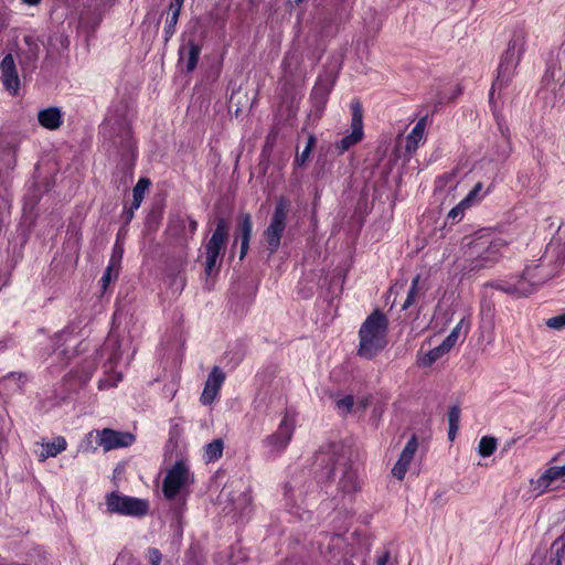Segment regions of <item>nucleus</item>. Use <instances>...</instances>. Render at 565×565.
Returning <instances> with one entry per match:
<instances>
[{"label": "nucleus", "mask_w": 565, "mask_h": 565, "mask_svg": "<svg viewBox=\"0 0 565 565\" xmlns=\"http://www.w3.org/2000/svg\"><path fill=\"white\" fill-rule=\"evenodd\" d=\"M564 265L565 248L558 242H550L543 255L527 264L522 274L493 281L490 286L514 297H525L559 276Z\"/></svg>", "instance_id": "nucleus-1"}, {"label": "nucleus", "mask_w": 565, "mask_h": 565, "mask_svg": "<svg viewBox=\"0 0 565 565\" xmlns=\"http://www.w3.org/2000/svg\"><path fill=\"white\" fill-rule=\"evenodd\" d=\"M510 242L492 230L476 232L463 246L462 262L459 264L463 276H471L493 268L503 257Z\"/></svg>", "instance_id": "nucleus-2"}, {"label": "nucleus", "mask_w": 565, "mask_h": 565, "mask_svg": "<svg viewBox=\"0 0 565 565\" xmlns=\"http://www.w3.org/2000/svg\"><path fill=\"white\" fill-rule=\"evenodd\" d=\"M387 319L380 311L371 313L360 328L358 353L364 359H372L386 347Z\"/></svg>", "instance_id": "nucleus-3"}, {"label": "nucleus", "mask_w": 565, "mask_h": 565, "mask_svg": "<svg viewBox=\"0 0 565 565\" xmlns=\"http://www.w3.org/2000/svg\"><path fill=\"white\" fill-rule=\"evenodd\" d=\"M540 93L545 103L552 106L565 99V41L561 45L557 62L547 64Z\"/></svg>", "instance_id": "nucleus-4"}, {"label": "nucleus", "mask_w": 565, "mask_h": 565, "mask_svg": "<svg viewBox=\"0 0 565 565\" xmlns=\"http://www.w3.org/2000/svg\"><path fill=\"white\" fill-rule=\"evenodd\" d=\"M296 428V416L285 412L277 429L262 440L263 454L268 459L280 457L288 448Z\"/></svg>", "instance_id": "nucleus-5"}, {"label": "nucleus", "mask_w": 565, "mask_h": 565, "mask_svg": "<svg viewBox=\"0 0 565 565\" xmlns=\"http://www.w3.org/2000/svg\"><path fill=\"white\" fill-rule=\"evenodd\" d=\"M289 201L281 196L275 204L269 223L263 233V238L269 255L275 254L280 245L287 226Z\"/></svg>", "instance_id": "nucleus-6"}, {"label": "nucleus", "mask_w": 565, "mask_h": 565, "mask_svg": "<svg viewBox=\"0 0 565 565\" xmlns=\"http://www.w3.org/2000/svg\"><path fill=\"white\" fill-rule=\"evenodd\" d=\"M228 228L225 220L221 218L216 223V227L212 236L206 242L205 249V267L206 276H212L218 271L222 258L225 253Z\"/></svg>", "instance_id": "nucleus-7"}, {"label": "nucleus", "mask_w": 565, "mask_h": 565, "mask_svg": "<svg viewBox=\"0 0 565 565\" xmlns=\"http://www.w3.org/2000/svg\"><path fill=\"white\" fill-rule=\"evenodd\" d=\"M194 482L189 466L183 460L177 461L166 473L162 482V492L166 499L174 500Z\"/></svg>", "instance_id": "nucleus-8"}, {"label": "nucleus", "mask_w": 565, "mask_h": 565, "mask_svg": "<svg viewBox=\"0 0 565 565\" xmlns=\"http://www.w3.org/2000/svg\"><path fill=\"white\" fill-rule=\"evenodd\" d=\"M551 463L537 478L530 480L531 490L535 495L565 489V462L559 463V455H556Z\"/></svg>", "instance_id": "nucleus-9"}, {"label": "nucleus", "mask_w": 565, "mask_h": 565, "mask_svg": "<svg viewBox=\"0 0 565 565\" xmlns=\"http://www.w3.org/2000/svg\"><path fill=\"white\" fill-rule=\"evenodd\" d=\"M95 438L96 444L105 451L117 448L128 447L135 441V436L130 433L116 431L110 428L92 430L86 435V446H82L85 451H92L96 448L90 445L92 439Z\"/></svg>", "instance_id": "nucleus-10"}, {"label": "nucleus", "mask_w": 565, "mask_h": 565, "mask_svg": "<svg viewBox=\"0 0 565 565\" xmlns=\"http://www.w3.org/2000/svg\"><path fill=\"white\" fill-rule=\"evenodd\" d=\"M106 510L108 513H116L127 516H142L149 510L148 501L132 498L117 492H111L106 497Z\"/></svg>", "instance_id": "nucleus-11"}, {"label": "nucleus", "mask_w": 565, "mask_h": 565, "mask_svg": "<svg viewBox=\"0 0 565 565\" xmlns=\"http://www.w3.org/2000/svg\"><path fill=\"white\" fill-rule=\"evenodd\" d=\"M54 350L52 353L53 360L57 361L58 364L64 365L72 358L78 343V334L76 333V327L68 326L60 333L55 334L53 339Z\"/></svg>", "instance_id": "nucleus-12"}, {"label": "nucleus", "mask_w": 565, "mask_h": 565, "mask_svg": "<svg viewBox=\"0 0 565 565\" xmlns=\"http://www.w3.org/2000/svg\"><path fill=\"white\" fill-rule=\"evenodd\" d=\"M521 57H518L514 54H511L507 51H504L499 67H498V76L495 81L493 82L492 88L489 94V102L490 105L497 115L495 109V100H494V94L495 90L501 92L512 79L515 70L520 63Z\"/></svg>", "instance_id": "nucleus-13"}, {"label": "nucleus", "mask_w": 565, "mask_h": 565, "mask_svg": "<svg viewBox=\"0 0 565 565\" xmlns=\"http://www.w3.org/2000/svg\"><path fill=\"white\" fill-rule=\"evenodd\" d=\"M351 132L344 136L338 143L337 149L339 153L348 151L351 147L360 142L364 136L363 131V111L360 103L353 100L351 103Z\"/></svg>", "instance_id": "nucleus-14"}, {"label": "nucleus", "mask_w": 565, "mask_h": 565, "mask_svg": "<svg viewBox=\"0 0 565 565\" xmlns=\"http://www.w3.org/2000/svg\"><path fill=\"white\" fill-rule=\"evenodd\" d=\"M226 375L220 366H213L204 384L200 402L203 405H211L218 396Z\"/></svg>", "instance_id": "nucleus-15"}, {"label": "nucleus", "mask_w": 565, "mask_h": 565, "mask_svg": "<svg viewBox=\"0 0 565 565\" xmlns=\"http://www.w3.org/2000/svg\"><path fill=\"white\" fill-rule=\"evenodd\" d=\"M418 449V441L416 436H412L407 444L405 445L404 449L399 454V457L392 468V476L396 478L397 480L402 481L404 480L406 472L409 468V465L412 463L414 456Z\"/></svg>", "instance_id": "nucleus-16"}, {"label": "nucleus", "mask_w": 565, "mask_h": 565, "mask_svg": "<svg viewBox=\"0 0 565 565\" xmlns=\"http://www.w3.org/2000/svg\"><path fill=\"white\" fill-rule=\"evenodd\" d=\"M0 76L4 88L11 94H18L20 78L12 54H7L0 63Z\"/></svg>", "instance_id": "nucleus-17"}, {"label": "nucleus", "mask_w": 565, "mask_h": 565, "mask_svg": "<svg viewBox=\"0 0 565 565\" xmlns=\"http://www.w3.org/2000/svg\"><path fill=\"white\" fill-rule=\"evenodd\" d=\"M198 230V222L188 215H175L170 218L169 232L175 237L188 239L194 235Z\"/></svg>", "instance_id": "nucleus-18"}, {"label": "nucleus", "mask_w": 565, "mask_h": 565, "mask_svg": "<svg viewBox=\"0 0 565 565\" xmlns=\"http://www.w3.org/2000/svg\"><path fill=\"white\" fill-rule=\"evenodd\" d=\"M337 469L342 470V477L339 481L341 491L344 493L355 492L359 489L358 476L353 469L347 467V460L344 457L337 459V461L332 463V473Z\"/></svg>", "instance_id": "nucleus-19"}, {"label": "nucleus", "mask_w": 565, "mask_h": 565, "mask_svg": "<svg viewBox=\"0 0 565 565\" xmlns=\"http://www.w3.org/2000/svg\"><path fill=\"white\" fill-rule=\"evenodd\" d=\"M200 53L201 46L193 39H188L179 49V61L185 64L188 72H192L196 67Z\"/></svg>", "instance_id": "nucleus-20"}, {"label": "nucleus", "mask_w": 565, "mask_h": 565, "mask_svg": "<svg viewBox=\"0 0 565 565\" xmlns=\"http://www.w3.org/2000/svg\"><path fill=\"white\" fill-rule=\"evenodd\" d=\"M427 119V116L422 117L413 127L412 131L407 135L405 146L407 152L416 151L419 145L424 142Z\"/></svg>", "instance_id": "nucleus-21"}, {"label": "nucleus", "mask_w": 565, "mask_h": 565, "mask_svg": "<svg viewBox=\"0 0 565 565\" xmlns=\"http://www.w3.org/2000/svg\"><path fill=\"white\" fill-rule=\"evenodd\" d=\"M38 120L42 127L55 130L63 122L62 111L57 107H49L39 111Z\"/></svg>", "instance_id": "nucleus-22"}, {"label": "nucleus", "mask_w": 565, "mask_h": 565, "mask_svg": "<svg viewBox=\"0 0 565 565\" xmlns=\"http://www.w3.org/2000/svg\"><path fill=\"white\" fill-rule=\"evenodd\" d=\"M41 445L42 451L39 454V460L41 462L45 461L50 457H56L67 447L66 439L62 436L55 437L52 441H43Z\"/></svg>", "instance_id": "nucleus-23"}, {"label": "nucleus", "mask_w": 565, "mask_h": 565, "mask_svg": "<svg viewBox=\"0 0 565 565\" xmlns=\"http://www.w3.org/2000/svg\"><path fill=\"white\" fill-rule=\"evenodd\" d=\"M252 218L249 214H245L242 216L238 225L239 236H241V255L239 258L243 259L247 254L249 247V241L252 236Z\"/></svg>", "instance_id": "nucleus-24"}, {"label": "nucleus", "mask_w": 565, "mask_h": 565, "mask_svg": "<svg viewBox=\"0 0 565 565\" xmlns=\"http://www.w3.org/2000/svg\"><path fill=\"white\" fill-rule=\"evenodd\" d=\"M526 32L522 28H518L513 31L512 36L508 43L507 52L522 57L525 51Z\"/></svg>", "instance_id": "nucleus-25"}, {"label": "nucleus", "mask_w": 565, "mask_h": 565, "mask_svg": "<svg viewBox=\"0 0 565 565\" xmlns=\"http://www.w3.org/2000/svg\"><path fill=\"white\" fill-rule=\"evenodd\" d=\"M183 1L184 0H174L171 6H170V9H169V17L166 21V26H164V36H166V40L168 41L175 32V25L178 23V20H179V15H180V11H181V8H182V4H183Z\"/></svg>", "instance_id": "nucleus-26"}, {"label": "nucleus", "mask_w": 565, "mask_h": 565, "mask_svg": "<svg viewBox=\"0 0 565 565\" xmlns=\"http://www.w3.org/2000/svg\"><path fill=\"white\" fill-rule=\"evenodd\" d=\"M224 444L222 439H214L204 447V458L207 462L216 461L222 457Z\"/></svg>", "instance_id": "nucleus-27"}, {"label": "nucleus", "mask_w": 565, "mask_h": 565, "mask_svg": "<svg viewBox=\"0 0 565 565\" xmlns=\"http://www.w3.org/2000/svg\"><path fill=\"white\" fill-rule=\"evenodd\" d=\"M150 181L146 178H141L138 180L137 184L135 185L132 190V203H131V210H137L141 205V202L143 200V194L146 190L149 188Z\"/></svg>", "instance_id": "nucleus-28"}, {"label": "nucleus", "mask_w": 565, "mask_h": 565, "mask_svg": "<svg viewBox=\"0 0 565 565\" xmlns=\"http://www.w3.org/2000/svg\"><path fill=\"white\" fill-rule=\"evenodd\" d=\"M316 143H317V139H316L315 135H312V134L309 135L305 149L302 150L301 153L297 154L295 158L294 164L296 167H302L307 162L312 149L316 147Z\"/></svg>", "instance_id": "nucleus-29"}, {"label": "nucleus", "mask_w": 565, "mask_h": 565, "mask_svg": "<svg viewBox=\"0 0 565 565\" xmlns=\"http://www.w3.org/2000/svg\"><path fill=\"white\" fill-rule=\"evenodd\" d=\"M497 448V441L493 437L483 436L478 445V452L481 457L486 458L491 456Z\"/></svg>", "instance_id": "nucleus-30"}, {"label": "nucleus", "mask_w": 565, "mask_h": 565, "mask_svg": "<svg viewBox=\"0 0 565 565\" xmlns=\"http://www.w3.org/2000/svg\"><path fill=\"white\" fill-rule=\"evenodd\" d=\"M449 351L446 350L443 343H440L438 347L431 349L428 353L422 358V364L423 365H431L435 361L439 360L441 356H444Z\"/></svg>", "instance_id": "nucleus-31"}, {"label": "nucleus", "mask_w": 565, "mask_h": 565, "mask_svg": "<svg viewBox=\"0 0 565 565\" xmlns=\"http://www.w3.org/2000/svg\"><path fill=\"white\" fill-rule=\"evenodd\" d=\"M471 327L470 316H465L460 319V321L456 324V327L451 330L449 334L454 338L459 339L462 335V339L466 338Z\"/></svg>", "instance_id": "nucleus-32"}, {"label": "nucleus", "mask_w": 565, "mask_h": 565, "mask_svg": "<svg viewBox=\"0 0 565 565\" xmlns=\"http://www.w3.org/2000/svg\"><path fill=\"white\" fill-rule=\"evenodd\" d=\"M418 282H419V276L417 275L412 280L411 288L407 292V297H406L404 303L402 305V309L405 310V309L409 308L415 302L416 296L418 294Z\"/></svg>", "instance_id": "nucleus-33"}, {"label": "nucleus", "mask_w": 565, "mask_h": 565, "mask_svg": "<svg viewBox=\"0 0 565 565\" xmlns=\"http://www.w3.org/2000/svg\"><path fill=\"white\" fill-rule=\"evenodd\" d=\"M122 254H124L122 246L119 243H116L114 245L113 254H111V257L108 263V265H113V267H115V276H118L119 265H120V262L122 258Z\"/></svg>", "instance_id": "nucleus-34"}, {"label": "nucleus", "mask_w": 565, "mask_h": 565, "mask_svg": "<svg viewBox=\"0 0 565 565\" xmlns=\"http://www.w3.org/2000/svg\"><path fill=\"white\" fill-rule=\"evenodd\" d=\"M122 380L121 373L108 374L98 383L99 390L114 387Z\"/></svg>", "instance_id": "nucleus-35"}, {"label": "nucleus", "mask_w": 565, "mask_h": 565, "mask_svg": "<svg viewBox=\"0 0 565 565\" xmlns=\"http://www.w3.org/2000/svg\"><path fill=\"white\" fill-rule=\"evenodd\" d=\"M353 407V397L351 395L343 396L337 401V408L342 415H347Z\"/></svg>", "instance_id": "nucleus-36"}, {"label": "nucleus", "mask_w": 565, "mask_h": 565, "mask_svg": "<svg viewBox=\"0 0 565 565\" xmlns=\"http://www.w3.org/2000/svg\"><path fill=\"white\" fill-rule=\"evenodd\" d=\"M113 349V353L110 355L109 362L110 364H115L120 359V353L117 349V340L114 338V335H109L107 338L105 350Z\"/></svg>", "instance_id": "nucleus-37"}, {"label": "nucleus", "mask_w": 565, "mask_h": 565, "mask_svg": "<svg viewBox=\"0 0 565 565\" xmlns=\"http://www.w3.org/2000/svg\"><path fill=\"white\" fill-rule=\"evenodd\" d=\"M546 326L551 329L563 330L565 329V313L558 315L547 319Z\"/></svg>", "instance_id": "nucleus-38"}, {"label": "nucleus", "mask_w": 565, "mask_h": 565, "mask_svg": "<svg viewBox=\"0 0 565 565\" xmlns=\"http://www.w3.org/2000/svg\"><path fill=\"white\" fill-rule=\"evenodd\" d=\"M468 207L467 204H462V201L457 204L455 207H452L449 212H448V220L452 221V222H457L459 221L462 215H463V210Z\"/></svg>", "instance_id": "nucleus-39"}, {"label": "nucleus", "mask_w": 565, "mask_h": 565, "mask_svg": "<svg viewBox=\"0 0 565 565\" xmlns=\"http://www.w3.org/2000/svg\"><path fill=\"white\" fill-rule=\"evenodd\" d=\"M116 278L117 276H115V267H113V265H108L100 279L103 289H106L111 280Z\"/></svg>", "instance_id": "nucleus-40"}, {"label": "nucleus", "mask_w": 565, "mask_h": 565, "mask_svg": "<svg viewBox=\"0 0 565 565\" xmlns=\"http://www.w3.org/2000/svg\"><path fill=\"white\" fill-rule=\"evenodd\" d=\"M448 422H449V426H457V427H459V422H460V408H459V406L454 405L452 407H450V409L448 412Z\"/></svg>", "instance_id": "nucleus-41"}, {"label": "nucleus", "mask_w": 565, "mask_h": 565, "mask_svg": "<svg viewBox=\"0 0 565 565\" xmlns=\"http://www.w3.org/2000/svg\"><path fill=\"white\" fill-rule=\"evenodd\" d=\"M484 194L480 195L476 191L471 190L467 196L462 200V204L470 206L472 203L480 201Z\"/></svg>", "instance_id": "nucleus-42"}, {"label": "nucleus", "mask_w": 565, "mask_h": 565, "mask_svg": "<svg viewBox=\"0 0 565 565\" xmlns=\"http://www.w3.org/2000/svg\"><path fill=\"white\" fill-rule=\"evenodd\" d=\"M161 553L157 548H150L148 551V559L151 565H159L161 562Z\"/></svg>", "instance_id": "nucleus-43"}, {"label": "nucleus", "mask_w": 565, "mask_h": 565, "mask_svg": "<svg viewBox=\"0 0 565 565\" xmlns=\"http://www.w3.org/2000/svg\"><path fill=\"white\" fill-rule=\"evenodd\" d=\"M457 341H458L457 338H454L451 334H448L441 343L444 344L446 350L450 351Z\"/></svg>", "instance_id": "nucleus-44"}, {"label": "nucleus", "mask_w": 565, "mask_h": 565, "mask_svg": "<svg viewBox=\"0 0 565 565\" xmlns=\"http://www.w3.org/2000/svg\"><path fill=\"white\" fill-rule=\"evenodd\" d=\"M171 285H175L177 289H183L184 285H185V279L183 276H177L173 281L171 282Z\"/></svg>", "instance_id": "nucleus-45"}, {"label": "nucleus", "mask_w": 565, "mask_h": 565, "mask_svg": "<svg viewBox=\"0 0 565 565\" xmlns=\"http://www.w3.org/2000/svg\"><path fill=\"white\" fill-rule=\"evenodd\" d=\"M388 561H390V554H388V552H385L381 556H379L376 563H377V565H387Z\"/></svg>", "instance_id": "nucleus-46"}, {"label": "nucleus", "mask_w": 565, "mask_h": 565, "mask_svg": "<svg viewBox=\"0 0 565 565\" xmlns=\"http://www.w3.org/2000/svg\"><path fill=\"white\" fill-rule=\"evenodd\" d=\"M458 428L457 426H449V430H448V437L450 440H454L455 437H456V434L458 431Z\"/></svg>", "instance_id": "nucleus-47"}, {"label": "nucleus", "mask_w": 565, "mask_h": 565, "mask_svg": "<svg viewBox=\"0 0 565 565\" xmlns=\"http://www.w3.org/2000/svg\"><path fill=\"white\" fill-rule=\"evenodd\" d=\"M42 0H22V2L26 6L33 7L41 3Z\"/></svg>", "instance_id": "nucleus-48"}, {"label": "nucleus", "mask_w": 565, "mask_h": 565, "mask_svg": "<svg viewBox=\"0 0 565 565\" xmlns=\"http://www.w3.org/2000/svg\"><path fill=\"white\" fill-rule=\"evenodd\" d=\"M483 185L481 182H478L475 186H473V191H476L477 193H480L481 190H482Z\"/></svg>", "instance_id": "nucleus-49"}, {"label": "nucleus", "mask_w": 565, "mask_h": 565, "mask_svg": "<svg viewBox=\"0 0 565 565\" xmlns=\"http://www.w3.org/2000/svg\"><path fill=\"white\" fill-rule=\"evenodd\" d=\"M302 1H303V0H288V3H289L290 6H298V4H300Z\"/></svg>", "instance_id": "nucleus-50"}, {"label": "nucleus", "mask_w": 565, "mask_h": 565, "mask_svg": "<svg viewBox=\"0 0 565 565\" xmlns=\"http://www.w3.org/2000/svg\"><path fill=\"white\" fill-rule=\"evenodd\" d=\"M92 374H93V370H90L89 373L86 374L84 381L85 382L88 381L90 379Z\"/></svg>", "instance_id": "nucleus-51"}, {"label": "nucleus", "mask_w": 565, "mask_h": 565, "mask_svg": "<svg viewBox=\"0 0 565 565\" xmlns=\"http://www.w3.org/2000/svg\"><path fill=\"white\" fill-rule=\"evenodd\" d=\"M327 94H328V89H326V90L323 92V94H322V103H324Z\"/></svg>", "instance_id": "nucleus-52"}, {"label": "nucleus", "mask_w": 565, "mask_h": 565, "mask_svg": "<svg viewBox=\"0 0 565 565\" xmlns=\"http://www.w3.org/2000/svg\"><path fill=\"white\" fill-rule=\"evenodd\" d=\"M319 89H320L319 87H315V89H313V94H315V95H316V94H318Z\"/></svg>", "instance_id": "nucleus-53"}, {"label": "nucleus", "mask_w": 565, "mask_h": 565, "mask_svg": "<svg viewBox=\"0 0 565 565\" xmlns=\"http://www.w3.org/2000/svg\"><path fill=\"white\" fill-rule=\"evenodd\" d=\"M244 497L246 501H249V495L247 493H245Z\"/></svg>", "instance_id": "nucleus-54"}, {"label": "nucleus", "mask_w": 565, "mask_h": 565, "mask_svg": "<svg viewBox=\"0 0 565 565\" xmlns=\"http://www.w3.org/2000/svg\"><path fill=\"white\" fill-rule=\"evenodd\" d=\"M287 61H288V60H287V58H285V60H284V62H282V65H284L285 67H286V65H287Z\"/></svg>", "instance_id": "nucleus-55"}]
</instances>
